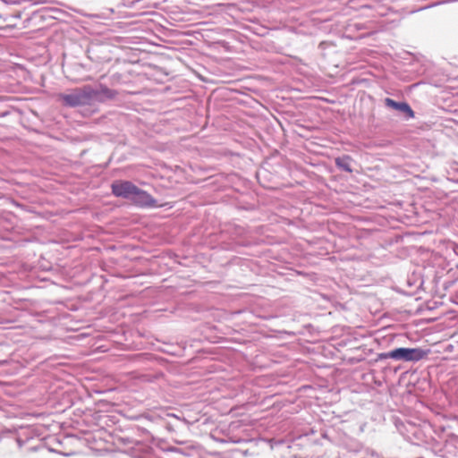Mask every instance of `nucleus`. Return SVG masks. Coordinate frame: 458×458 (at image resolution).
Segmentation results:
<instances>
[{"label":"nucleus","mask_w":458,"mask_h":458,"mask_svg":"<svg viewBox=\"0 0 458 458\" xmlns=\"http://www.w3.org/2000/svg\"><path fill=\"white\" fill-rule=\"evenodd\" d=\"M112 192L117 197L132 199L137 186L128 181H116L112 184Z\"/></svg>","instance_id":"7ed1b4c3"},{"label":"nucleus","mask_w":458,"mask_h":458,"mask_svg":"<svg viewBox=\"0 0 458 458\" xmlns=\"http://www.w3.org/2000/svg\"><path fill=\"white\" fill-rule=\"evenodd\" d=\"M394 350L388 352H384L379 354V358L381 360L383 359H394Z\"/></svg>","instance_id":"6e6552de"},{"label":"nucleus","mask_w":458,"mask_h":458,"mask_svg":"<svg viewBox=\"0 0 458 458\" xmlns=\"http://www.w3.org/2000/svg\"><path fill=\"white\" fill-rule=\"evenodd\" d=\"M45 2H47V0H35L36 4H42V3H45Z\"/></svg>","instance_id":"9b49d317"},{"label":"nucleus","mask_w":458,"mask_h":458,"mask_svg":"<svg viewBox=\"0 0 458 458\" xmlns=\"http://www.w3.org/2000/svg\"><path fill=\"white\" fill-rule=\"evenodd\" d=\"M131 200L138 206L154 208L157 207V201L148 192L139 189L135 191Z\"/></svg>","instance_id":"20e7f679"},{"label":"nucleus","mask_w":458,"mask_h":458,"mask_svg":"<svg viewBox=\"0 0 458 458\" xmlns=\"http://www.w3.org/2000/svg\"><path fill=\"white\" fill-rule=\"evenodd\" d=\"M428 351L420 348H397L394 350V360L405 361H418L427 357Z\"/></svg>","instance_id":"f03ea898"},{"label":"nucleus","mask_w":458,"mask_h":458,"mask_svg":"<svg viewBox=\"0 0 458 458\" xmlns=\"http://www.w3.org/2000/svg\"><path fill=\"white\" fill-rule=\"evenodd\" d=\"M385 105L389 108L405 114L408 118H413L415 116L414 111L406 102H396L392 98H386L385 99Z\"/></svg>","instance_id":"39448f33"},{"label":"nucleus","mask_w":458,"mask_h":458,"mask_svg":"<svg viewBox=\"0 0 458 458\" xmlns=\"http://www.w3.org/2000/svg\"><path fill=\"white\" fill-rule=\"evenodd\" d=\"M351 161H352V158L349 157V156H344V157H337L335 158V165L346 171V172H352V167H351Z\"/></svg>","instance_id":"0eeeda50"},{"label":"nucleus","mask_w":458,"mask_h":458,"mask_svg":"<svg viewBox=\"0 0 458 458\" xmlns=\"http://www.w3.org/2000/svg\"><path fill=\"white\" fill-rule=\"evenodd\" d=\"M94 89L89 85L76 88L68 93H60L57 98L65 106L76 107L90 105L94 101Z\"/></svg>","instance_id":"f257e3e1"},{"label":"nucleus","mask_w":458,"mask_h":458,"mask_svg":"<svg viewBox=\"0 0 458 458\" xmlns=\"http://www.w3.org/2000/svg\"><path fill=\"white\" fill-rule=\"evenodd\" d=\"M94 100L105 101L106 99H113L116 97V91L108 89L106 86H100L98 89H94Z\"/></svg>","instance_id":"423d86ee"},{"label":"nucleus","mask_w":458,"mask_h":458,"mask_svg":"<svg viewBox=\"0 0 458 458\" xmlns=\"http://www.w3.org/2000/svg\"><path fill=\"white\" fill-rule=\"evenodd\" d=\"M17 27H18V24L16 22H8V23H6V25L4 28L14 29Z\"/></svg>","instance_id":"1a4fd4ad"},{"label":"nucleus","mask_w":458,"mask_h":458,"mask_svg":"<svg viewBox=\"0 0 458 458\" xmlns=\"http://www.w3.org/2000/svg\"><path fill=\"white\" fill-rule=\"evenodd\" d=\"M13 17L14 19H20V18H21V15H20V13H13Z\"/></svg>","instance_id":"9d476101"}]
</instances>
